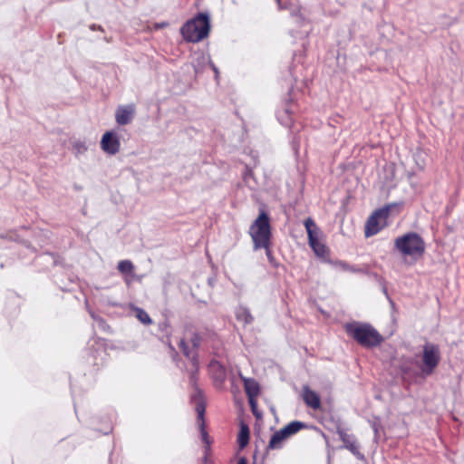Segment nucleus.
Masks as SVG:
<instances>
[{"label":"nucleus","instance_id":"20e7f679","mask_svg":"<svg viewBox=\"0 0 464 464\" xmlns=\"http://www.w3.org/2000/svg\"><path fill=\"white\" fill-rule=\"evenodd\" d=\"M304 225L308 236L310 247L318 257H324L328 254V249L326 246L321 242V229L311 218H306Z\"/></svg>","mask_w":464,"mask_h":464},{"label":"nucleus","instance_id":"c756f323","mask_svg":"<svg viewBox=\"0 0 464 464\" xmlns=\"http://www.w3.org/2000/svg\"><path fill=\"white\" fill-rule=\"evenodd\" d=\"M265 250H266V257L269 261L270 264H274L275 262V257L272 254V251L270 249V246H267L266 247H263Z\"/></svg>","mask_w":464,"mask_h":464},{"label":"nucleus","instance_id":"5701e85b","mask_svg":"<svg viewBox=\"0 0 464 464\" xmlns=\"http://www.w3.org/2000/svg\"><path fill=\"white\" fill-rule=\"evenodd\" d=\"M334 265L337 268H339V269H341L343 271H349L351 273H363V274L366 273V270L364 268L354 266H351L348 263L343 262V261H336V262L334 263Z\"/></svg>","mask_w":464,"mask_h":464},{"label":"nucleus","instance_id":"dca6fc26","mask_svg":"<svg viewBox=\"0 0 464 464\" xmlns=\"http://www.w3.org/2000/svg\"><path fill=\"white\" fill-rule=\"evenodd\" d=\"M294 105L285 104V108L277 112V119L282 125L290 128L294 123Z\"/></svg>","mask_w":464,"mask_h":464},{"label":"nucleus","instance_id":"a211bd4d","mask_svg":"<svg viewBox=\"0 0 464 464\" xmlns=\"http://www.w3.org/2000/svg\"><path fill=\"white\" fill-rule=\"evenodd\" d=\"M209 31H180L183 40L188 43H198L208 36Z\"/></svg>","mask_w":464,"mask_h":464},{"label":"nucleus","instance_id":"2f4dec72","mask_svg":"<svg viewBox=\"0 0 464 464\" xmlns=\"http://www.w3.org/2000/svg\"><path fill=\"white\" fill-rule=\"evenodd\" d=\"M111 428L108 427L107 430L105 431H103V434H108L109 432H111Z\"/></svg>","mask_w":464,"mask_h":464},{"label":"nucleus","instance_id":"0eeeda50","mask_svg":"<svg viewBox=\"0 0 464 464\" xmlns=\"http://www.w3.org/2000/svg\"><path fill=\"white\" fill-rule=\"evenodd\" d=\"M192 402L195 403V411L198 415V429L201 433L202 440L206 444L209 445V437L205 429V420H204V415H205V411H206L205 402H204V401L201 400L199 393H198V395L192 396Z\"/></svg>","mask_w":464,"mask_h":464},{"label":"nucleus","instance_id":"9b49d317","mask_svg":"<svg viewBox=\"0 0 464 464\" xmlns=\"http://www.w3.org/2000/svg\"><path fill=\"white\" fill-rule=\"evenodd\" d=\"M101 148L104 152L110 155L118 153L121 148L118 136L111 131L105 132L101 140Z\"/></svg>","mask_w":464,"mask_h":464},{"label":"nucleus","instance_id":"2eb2a0df","mask_svg":"<svg viewBox=\"0 0 464 464\" xmlns=\"http://www.w3.org/2000/svg\"><path fill=\"white\" fill-rule=\"evenodd\" d=\"M303 400L304 403L313 410H318L321 407L320 396L317 392L311 390L308 386L303 388Z\"/></svg>","mask_w":464,"mask_h":464},{"label":"nucleus","instance_id":"bb28decb","mask_svg":"<svg viewBox=\"0 0 464 464\" xmlns=\"http://www.w3.org/2000/svg\"><path fill=\"white\" fill-rule=\"evenodd\" d=\"M370 426L374 431L375 438L379 436V430L382 428V422L379 417H373L369 420Z\"/></svg>","mask_w":464,"mask_h":464},{"label":"nucleus","instance_id":"6e6552de","mask_svg":"<svg viewBox=\"0 0 464 464\" xmlns=\"http://www.w3.org/2000/svg\"><path fill=\"white\" fill-rule=\"evenodd\" d=\"M192 66L194 68L195 73L198 74L205 70L207 66L211 67L215 73L216 80L218 79L219 72L218 67L212 63L209 54L199 53H196L195 57L192 60Z\"/></svg>","mask_w":464,"mask_h":464},{"label":"nucleus","instance_id":"ddd939ff","mask_svg":"<svg viewBox=\"0 0 464 464\" xmlns=\"http://www.w3.org/2000/svg\"><path fill=\"white\" fill-rule=\"evenodd\" d=\"M180 29H210V19L208 14H198L187 21Z\"/></svg>","mask_w":464,"mask_h":464},{"label":"nucleus","instance_id":"f3484780","mask_svg":"<svg viewBox=\"0 0 464 464\" xmlns=\"http://www.w3.org/2000/svg\"><path fill=\"white\" fill-rule=\"evenodd\" d=\"M240 378L244 382V388L247 398L257 397L259 394L258 382L255 379L244 377L242 374H240Z\"/></svg>","mask_w":464,"mask_h":464},{"label":"nucleus","instance_id":"4468645a","mask_svg":"<svg viewBox=\"0 0 464 464\" xmlns=\"http://www.w3.org/2000/svg\"><path fill=\"white\" fill-rule=\"evenodd\" d=\"M208 370L216 385L219 386L225 382L227 377V371L219 362L212 360L208 364Z\"/></svg>","mask_w":464,"mask_h":464},{"label":"nucleus","instance_id":"6ab92c4d","mask_svg":"<svg viewBox=\"0 0 464 464\" xmlns=\"http://www.w3.org/2000/svg\"><path fill=\"white\" fill-rule=\"evenodd\" d=\"M306 428V424L304 422L299 420H294L285 426L280 430L281 433H283L286 438L297 433L302 429Z\"/></svg>","mask_w":464,"mask_h":464},{"label":"nucleus","instance_id":"473e14b6","mask_svg":"<svg viewBox=\"0 0 464 464\" xmlns=\"http://www.w3.org/2000/svg\"><path fill=\"white\" fill-rule=\"evenodd\" d=\"M167 25H168V24L163 23V24H159L158 26L159 27H163V26H167Z\"/></svg>","mask_w":464,"mask_h":464},{"label":"nucleus","instance_id":"423d86ee","mask_svg":"<svg viewBox=\"0 0 464 464\" xmlns=\"http://www.w3.org/2000/svg\"><path fill=\"white\" fill-rule=\"evenodd\" d=\"M392 206L387 205L375 210L368 218L365 226V237H369L378 234L383 227L387 226V219Z\"/></svg>","mask_w":464,"mask_h":464},{"label":"nucleus","instance_id":"1a4fd4ad","mask_svg":"<svg viewBox=\"0 0 464 464\" xmlns=\"http://www.w3.org/2000/svg\"><path fill=\"white\" fill-rule=\"evenodd\" d=\"M179 347L182 350L184 355L188 358H190L192 361V365L194 367V371H192L189 378L190 383L195 386V392L191 395H198V391L200 394V398L203 401L201 391L197 387V372H198V359L192 351L189 350L186 341L184 339H181L179 342Z\"/></svg>","mask_w":464,"mask_h":464},{"label":"nucleus","instance_id":"39448f33","mask_svg":"<svg viewBox=\"0 0 464 464\" xmlns=\"http://www.w3.org/2000/svg\"><path fill=\"white\" fill-rule=\"evenodd\" d=\"M440 361V352L437 344L427 343L422 349V363L420 366L424 376L433 373Z\"/></svg>","mask_w":464,"mask_h":464},{"label":"nucleus","instance_id":"b1692460","mask_svg":"<svg viewBox=\"0 0 464 464\" xmlns=\"http://www.w3.org/2000/svg\"><path fill=\"white\" fill-rule=\"evenodd\" d=\"M118 270L123 275H132L134 271V266L130 260H121L118 263Z\"/></svg>","mask_w":464,"mask_h":464},{"label":"nucleus","instance_id":"72a5a7b5","mask_svg":"<svg viewBox=\"0 0 464 464\" xmlns=\"http://www.w3.org/2000/svg\"><path fill=\"white\" fill-rule=\"evenodd\" d=\"M276 1L278 4V5L280 6L281 5V0H276Z\"/></svg>","mask_w":464,"mask_h":464},{"label":"nucleus","instance_id":"7ed1b4c3","mask_svg":"<svg viewBox=\"0 0 464 464\" xmlns=\"http://www.w3.org/2000/svg\"><path fill=\"white\" fill-rule=\"evenodd\" d=\"M249 235L254 244V249H261L270 246L271 242V226L270 219L264 210L259 212L258 217L249 227Z\"/></svg>","mask_w":464,"mask_h":464},{"label":"nucleus","instance_id":"7c9ffc66","mask_svg":"<svg viewBox=\"0 0 464 464\" xmlns=\"http://www.w3.org/2000/svg\"><path fill=\"white\" fill-rule=\"evenodd\" d=\"M237 464H247V459L245 457H241Z\"/></svg>","mask_w":464,"mask_h":464},{"label":"nucleus","instance_id":"4be33fe9","mask_svg":"<svg viewBox=\"0 0 464 464\" xmlns=\"http://www.w3.org/2000/svg\"><path fill=\"white\" fill-rule=\"evenodd\" d=\"M249 441V428L246 424L242 423L237 436V442L240 449H244Z\"/></svg>","mask_w":464,"mask_h":464},{"label":"nucleus","instance_id":"f257e3e1","mask_svg":"<svg viewBox=\"0 0 464 464\" xmlns=\"http://www.w3.org/2000/svg\"><path fill=\"white\" fill-rule=\"evenodd\" d=\"M344 329L351 338L364 348H374L383 341L380 333L367 323H347L344 325Z\"/></svg>","mask_w":464,"mask_h":464},{"label":"nucleus","instance_id":"a878e982","mask_svg":"<svg viewBox=\"0 0 464 464\" xmlns=\"http://www.w3.org/2000/svg\"><path fill=\"white\" fill-rule=\"evenodd\" d=\"M136 317L144 324H150L151 319L149 314L142 308H135Z\"/></svg>","mask_w":464,"mask_h":464},{"label":"nucleus","instance_id":"f8f14e48","mask_svg":"<svg viewBox=\"0 0 464 464\" xmlns=\"http://www.w3.org/2000/svg\"><path fill=\"white\" fill-rule=\"evenodd\" d=\"M135 115V105L133 103L121 105L116 109L115 120L119 125H127L130 123Z\"/></svg>","mask_w":464,"mask_h":464},{"label":"nucleus","instance_id":"393cba45","mask_svg":"<svg viewBox=\"0 0 464 464\" xmlns=\"http://www.w3.org/2000/svg\"><path fill=\"white\" fill-rule=\"evenodd\" d=\"M88 150L87 142L83 140H74L72 143V150L76 155H82Z\"/></svg>","mask_w":464,"mask_h":464},{"label":"nucleus","instance_id":"f704fd0d","mask_svg":"<svg viewBox=\"0 0 464 464\" xmlns=\"http://www.w3.org/2000/svg\"><path fill=\"white\" fill-rule=\"evenodd\" d=\"M91 315H92V317L93 319H96V317L94 316V314H91Z\"/></svg>","mask_w":464,"mask_h":464},{"label":"nucleus","instance_id":"cd10ccee","mask_svg":"<svg viewBox=\"0 0 464 464\" xmlns=\"http://www.w3.org/2000/svg\"><path fill=\"white\" fill-rule=\"evenodd\" d=\"M256 397H249L248 402L251 407V411H252L253 414L258 417L259 414L257 413V411H256L257 402H256Z\"/></svg>","mask_w":464,"mask_h":464},{"label":"nucleus","instance_id":"9d476101","mask_svg":"<svg viewBox=\"0 0 464 464\" xmlns=\"http://www.w3.org/2000/svg\"><path fill=\"white\" fill-rule=\"evenodd\" d=\"M337 434L343 442L345 449L349 450L357 459H363L364 456L360 452L359 445L353 434L347 433L344 429L340 427L337 428Z\"/></svg>","mask_w":464,"mask_h":464},{"label":"nucleus","instance_id":"c85d7f7f","mask_svg":"<svg viewBox=\"0 0 464 464\" xmlns=\"http://www.w3.org/2000/svg\"><path fill=\"white\" fill-rule=\"evenodd\" d=\"M190 342L194 349L198 348L200 344L199 335L198 334H193L192 337L190 338Z\"/></svg>","mask_w":464,"mask_h":464},{"label":"nucleus","instance_id":"412c9836","mask_svg":"<svg viewBox=\"0 0 464 464\" xmlns=\"http://www.w3.org/2000/svg\"><path fill=\"white\" fill-rule=\"evenodd\" d=\"M236 318L237 321L244 323L245 324H251L254 320L250 311L244 306H239L236 310Z\"/></svg>","mask_w":464,"mask_h":464},{"label":"nucleus","instance_id":"aec40b11","mask_svg":"<svg viewBox=\"0 0 464 464\" xmlns=\"http://www.w3.org/2000/svg\"><path fill=\"white\" fill-rule=\"evenodd\" d=\"M287 439L283 433H281L280 430L276 431L267 445V450H277L281 449L284 443V440Z\"/></svg>","mask_w":464,"mask_h":464},{"label":"nucleus","instance_id":"f03ea898","mask_svg":"<svg viewBox=\"0 0 464 464\" xmlns=\"http://www.w3.org/2000/svg\"><path fill=\"white\" fill-rule=\"evenodd\" d=\"M394 249L402 256L418 259L425 251V243L422 237L415 232H408L394 240Z\"/></svg>","mask_w":464,"mask_h":464}]
</instances>
